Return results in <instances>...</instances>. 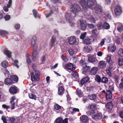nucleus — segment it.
<instances>
[{"label": "nucleus", "instance_id": "1", "mask_svg": "<svg viewBox=\"0 0 123 123\" xmlns=\"http://www.w3.org/2000/svg\"><path fill=\"white\" fill-rule=\"evenodd\" d=\"M35 73L34 72L31 73V80L32 81H38L39 80V76L40 75V73L39 71L36 70V66L34 64H32V66Z\"/></svg>", "mask_w": 123, "mask_h": 123}, {"label": "nucleus", "instance_id": "2", "mask_svg": "<svg viewBox=\"0 0 123 123\" xmlns=\"http://www.w3.org/2000/svg\"><path fill=\"white\" fill-rule=\"evenodd\" d=\"M37 39L36 37L35 36H34L31 39V43L33 46V49L32 52V56H37V55L38 54L37 51V45L35 43Z\"/></svg>", "mask_w": 123, "mask_h": 123}, {"label": "nucleus", "instance_id": "3", "mask_svg": "<svg viewBox=\"0 0 123 123\" xmlns=\"http://www.w3.org/2000/svg\"><path fill=\"white\" fill-rule=\"evenodd\" d=\"M80 63L81 66H84L82 69L83 74H85L87 72L90 71L91 67L90 66L87 65V63L85 62V60H83L81 59L80 61Z\"/></svg>", "mask_w": 123, "mask_h": 123}, {"label": "nucleus", "instance_id": "4", "mask_svg": "<svg viewBox=\"0 0 123 123\" xmlns=\"http://www.w3.org/2000/svg\"><path fill=\"white\" fill-rule=\"evenodd\" d=\"M71 11L74 14H75L81 10V9L79 6L75 4H73L70 8Z\"/></svg>", "mask_w": 123, "mask_h": 123}, {"label": "nucleus", "instance_id": "5", "mask_svg": "<svg viewBox=\"0 0 123 123\" xmlns=\"http://www.w3.org/2000/svg\"><path fill=\"white\" fill-rule=\"evenodd\" d=\"M86 9H92V7L96 4V0H86Z\"/></svg>", "mask_w": 123, "mask_h": 123}, {"label": "nucleus", "instance_id": "6", "mask_svg": "<svg viewBox=\"0 0 123 123\" xmlns=\"http://www.w3.org/2000/svg\"><path fill=\"white\" fill-rule=\"evenodd\" d=\"M114 12L116 16H119L122 12L121 7L119 5H116L114 9Z\"/></svg>", "mask_w": 123, "mask_h": 123}, {"label": "nucleus", "instance_id": "7", "mask_svg": "<svg viewBox=\"0 0 123 123\" xmlns=\"http://www.w3.org/2000/svg\"><path fill=\"white\" fill-rule=\"evenodd\" d=\"M65 17L67 20H68L70 24V25L72 27L74 26L75 24L73 23L71 21L72 18L71 17V14L70 13H68L66 14L65 15Z\"/></svg>", "mask_w": 123, "mask_h": 123}, {"label": "nucleus", "instance_id": "8", "mask_svg": "<svg viewBox=\"0 0 123 123\" xmlns=\"http://www.w3.org/2000/svg\"><path fill=\"white\" fill-rule=\"evenodd\" d=\"M94 10L95 13L97 14H100L103 11V7L99 5H96L95 7Z\"/></svg>", "mask_w": 123, "mask_h": 123}, {"label": "nucleus", "instance_id": "9", "mask_svg": "<svg viewBox=\"0 0 123 123\" xmlns=\"http://www.w3.org/2000/svg\"><path fill=\"white\" fill-rule=\"evenodd\" d=\"M68 42L71 45L75 44L76 41V38L74 36H72L67 38Z\"/></svg>", "mask_w": 123, "mask_h": 123}, {"label": "nucleus", "instance_id": "10", "mask_svg": "<svg viewBox=\"0 0 123 123\" xmlns=\"http://www.w3.org/2000/svg\"><path fill=\"white\" fill-rule=\"evenodd\" d=\"M13 81L10 78H6L5 79L4 83L7 86H10L14 83Z\"/></svg>", "mask_w": 123, "mask_h": 123}, {"label": "nucleus", "instance_id": "11", "mask_svg": "<svg viewBox=\"0 0 123 123\" xmlns=\"http://www.w3.org/2000/svg\"><path fill=\"white\" fill-rule=\"evenodd\" d=\"M80 119L82 123H86L89 121L88 117L86 115H82L81 116Z\"/></svg>", "mask_w": 123, "mask_h": 123}, {"label": "nucleus", "instance_id": "12", "mask_svg": "<svg viewBox=\"0 0 123 123\" xmlns=\"http://www.w3.org/2000/svg\"><path fill=\"white\" fill-rule=\"evenodd\" d=\"M9 92L11 94H13L17 93L18 90L16 87L11 86L9 88Z\"/></svg>", "mask_w": 123, "mask_h": 123}, {"label": "nucleus", "instance_id": "13", "mask_svg": "<svg viewBox=\"0 0 123 123\" xmlns=\"http://www.w3.org/2000/svg\"><path fill=\"white\" fill-rule=\"evenodd\" d=\"M80 24L81 29L83 31L86 30L87 26L86 23L83 21H80Z\"/></svg>", "mask_w": 123, "mask_h": 123}, {"label": "nucleus", "instance_id": "14", "mask_svg": "<svg viewBox=\"0 0 123 123\" xmlns=\"http://www.w3.org/2000/svg\"><path fill=\"white\" fill-rule=\"evenodd\" d=\"M79 2L81 6L84 9H86L87 1L86 0H79Z\"/></svg>", "mask_w": 123, "mask_h": 123}, {"label": "nucleus", "instance_id": "15", "mask_svg": "<svg viewBox=\"0 0 123 123\" xmlns=\"http://www.w3.org/2000/svg\"><path fill=\"white\" fill-rule=\"evenodd\" d=\"M98 70V68L96 67H93L89 71L91 75H95L97 74Z\"/></svg>", "mask_w": 123, "mask_h": 123}, {"label": "nucleus", "instance_id": "16", "mask_svg": "<svg viewBox=\"0 0 123 123\" xmlns=\"http://www.w3.org/2000/svg\"><path fill=\"white\" fill-rule=\"evenodd\" d=\"M74 66L73 64L71 63L67 64L65 66L66 68L67 69L71 71H73L75 69V68H74Z\"/></svg>", "mask_w": 123, "mask_h": 123}, {"label": "nucleus", "instance_id": "17", "mask_svg": "<svg viewBox=\"0 0 123 123\" xmlns=\"http://www.w3.org/2000/svg\"><path fill=\"white\" fill-rule=\"evenodd\" d=\"M56 40V36L55 35H53L51 38V44L50 46L51 47H53L54 46V44Z\"/></svg>", "mask_w": 123, "mask_h": 123}, {"label": "nucleus", "instance_id": "18", "mask_svg": "<svg viewBox=\"0 0 123 123\" xmlns=\"http://www.w3.org/2000/svg\"><path fill=\"white\" fill-rule=\"evenodd\" d=\"M10 78L13 81L14 83L17 82L18 81V78L16 75H11L10 76Z\"/></svg>", "mask_w": 123, "mask_h": 123}, {"label": "nucleus", "instance_id": "19", "mask_svg": "<svg viewBox=\"0 0 123 123\" xmlns=\"http://www.w3.org/2000/svg\"><path fill=\"white\" fill-rule=\"evenodd\" d=\"M4 53L9 58H10L12 57L11 55L12 54V52L8 49L5 50L4 51Z\"/></svg>", "mask_w": 123, "mask_h": 123}, {"label": "nucleus", "instance_id": "20", "mask_svg": "<svg viewBox=\"0 0 123 123\" xmlns=\"http://www.w3.org/2000/svg\"><path fill=\"white\" fill-rule=\"evenodd\" d=\"M90 78L88 77H86L83 78L81 80L80 84L83 85L87 83L89 80Z\"/></svg>", "mask_w": 123, "mask_h": 123}, {"label": "nucleus", "instance_id": "21", "mask_svg": "<svg viewBox=\"0 0 123 123\" xmlns=\"http://www.w3.org/2000/svg\"><path fill=\"white\" fill-rule=\"evenodd\" d=\"M8 32L7 31L0 30V35L2 37H5L6 35L8 34Z\"/></svg>", "mask_w": 123, "mask_h": 123}, {"label": "nucleus", "instance_id": "22", "mask_svg": "<svg viewBox=\"0 0 123 123\" xmlns=\"http://www.w3.org/2000/svg\"><path fill=\"white\" fill-rule=\"evenodd\" d=\"M92 49V47L90 46L84 47V51L86 53H90Z\"/></svg>", "mask_w": 123, "mask_h": 123}, {"label": "nucleus", "instance_id": "23", "mask_svg": "<svg viewBox=\"0 0 123 123\" xmlns=\"http://www.w3.org/2000/svg\"><path fill=\"white\" fill-rule=\"evenodd\" d=\"M88 98L91 100H94L96 98H98L95 94H92V95H89L88 96Z\"/></svg>", "mask_w": 123, "mask_h": 123}, {"label": "nucleus", "instance_id": "24", "mask_svg": "<svg viewBox=\"0 0 123 123\" xmlns=\"http://www.w3.org/2000/svg\"><path fill=\"white\" fill-rule=\"evenodd\" d=\"M64 88L62 86H60L58 88V94L59 95H61L63 94L64 92Z\"/></svg>", "mask_w": 123, "mask_h": 123}, {"label": "nucleus", "instance_id": "25", "mask_svg": "<svg viewBox=\"0 0 123 123\" xmlns=\"http://www.w3.org/2000/svg\"><path fill=\"white\" fill-rule=\"evenodd\" d=\"M110 27V25L107 22H104L103 23V29H108Z\"/></svg>", "mask_w": 123, "mask_h": 123}, {"label": "nucleus", "instance_id": "26", "mask_svg": "<svg viewBox=\"0 0 123 123\" xmlns=\"http://www.w3.org/2000/svg\"><path fill=\"white\" fill-rule=\"evenodd\" d=\"M91 39L88 38H86L83 40L84 43L86 44H91Z\"/></svg>", "mask_w": 123, "mask_h": 123}, {"label": "nucleus", "instance_id": "27", "mask_svg": "<svg viewBox=\"0 0 123 123\" xmlns=\"http://www.w3.org/2000/svg\"><path fill=\"white\" fill-rule=\"evenodd\" d=\"M106 66L105 62L103 61H100L99 62V67L101 68H104Z\"/></svg>", "mask_w": 123, "mask_h": 123}, {"label": "nucleus", "instance_id": "28", "mask_svg": "<svg viewBox=\"0 0 123 123\" xmlns=\"http://www.w3.org/2000/svg\"><path fill=\"white\" fill-rule=\"evenodd\" d=\"M108 81V79L106 77L104 76L102 77L101 81L102 83L107 84Z\"/></svg>", "mask_w": 123, "mask_h": 123}, {"label": "nucleus", "instance_id": "29", "mask_svg": "<svg viewBox=\"0 0 123 123\" xmlns=\"http://www.w3.org/2000/svg\"><path fill=\"white\" fill-rule=\"evenodd\" d=\"M112 102V101H111L107 103L105 105V107L107 109H111L112 108L113 106Z\"/></svg>", "mask_w": 123, "mask_h": 123}, {"label": "nucleus", "instance_id": "30", "mask_svg": "<svg viewBox=\"0 0 123 123\" xmlns=\"http://www.w3.org/2000/svg\"><path fill=\"white\" fill-rule=\"evenodd\" d=\"M118 56L120 57H123V49L120 48L118 52Z\"/></svg>", "mask_w": 123, "mask_h": 123}, {"label": "nucleus", "instance_id": "31", "mask_svg": "<svg viewBox=\"0 0 123 123\" xmlns=\"http://www.w3.org/2000/svg\"><path fill=\"white\" fill-rule=\"evenodd\" d=\"M96 25L98 30L103 29V24L102 22H99Z\"/></svg>", "mask_w": 123, "mask_h": 123}, {"label": "nucleus", "instance_id": "32", "mask_svg": "<svg viewBox=\"0 0 123 123\" xmlns=\"http://www.w3.org/2000/svg\"><path fill=\"white\" fill-rule=\"evenodd\" d=\"M3 72L5 75L6 77L9 76L10 74L9 71L6 68H4L3 70Z\"/></svg>", "mask_w": 123, "mask_h": 123}, {"label": "nucleus", "instance_id": "33", "mask_svg": "<svg viewBox=\"0 0 123 123\" xmlns=\"http://www.w3.org/2000/svg\"><path fill=\"white\" fill-rule=\"evenodd\" d=\"M88 60L89 61L91 62H94L95 61V59L94 57L93 56H89Z\"/></svg>", "mask_w": 123, "mask_h": 123}, {"label": "nucleus", "instance_id": "34", "mask_svg": "<svg viewBox=\"0 0 123 123\" xmlns=\"http://www.w3.org/2000/svg\"><path fill=\"white\" fill-rule=\"evenodd\" d=\"M101 78L98 75H97L95 78V80L98 82L99 83L101 81Z\"/></svg>", "mask_w": 123, "mask_h": 123}, {"label": "nucleus", "instance_id": "35", "mask_svg": "<svg viewBox=\"0 0 123 123\" xmlns=\"http://www.w3.org/2000/svg\"><path fill=\"white\" fill-rule=\"evenodd\" d=\"M8 64V62L6 61H3L1 63L2 66L4 67L5 68H6L7 67Z\"/></svg>", "mask_w": 123, "mask_h": 123}, {"label": "nucleus", "instance_id": "36", "mask_svg": "<svg viewBox=\"0 0 123 123\" xmlns=\"http://www.w3.org/2000/svg\"><path fill=\"white\" fill-rule=\"evenodd\" d=\"M62 118L61 117H58L55 120V123H62Z\"/></svg>", "mask_w": 123, "mask_h": 123}, {"label": "nucleus", "instance_id": "37", "mask_svg": "<svg viewBox=\"0 0 123 123\" xmlns=\"http://www.w3.org/2000/svg\"><path fill=\"white\" fill-rule=\"evenodd\" d=\"M10 103L11 104V109H13L15 107V105L16 103L14 102V100H11Z\"/></svg>", "mask_w": 123, "mask_h": 123}, {"label": "nucleus", "instance_id": "38", "mask_svg": "<svg viewBox=\"0 0 123 123\" xmlns=\"http://www.w3.org/2000/svg\"><path fill=\"white\" fill-rule=\"evenodd\" d=\"M95 113V111L94 109L91 110L88 112H86L87 115H92Z\"/></svg>", "mask_w": 123, "mask_h": 123}, {"label": "nucleus", "instance_id": "39", "mask_svg": "<svg viewBox=\"0 0 123 123\" xmlns=\"http://www.w3.org/2000/svg\"><path fill=\"white\" fill-rule=\"evenodd\" d=\"M119 65L120 66L123 65V57H119L118 58Z\"/></svg>", "mask_w": 123, "mask_h": 123}, {"label": "nucleus", "instance_id": "40", "mask_svg": "<svg viewBox=\"0 0 123 123\" xmlns=\"http://www.w3.org/2000/svg\"><path fill=\"white\" fill-rule=\"evenodd\" d=\"M100 114L99 113H97L96 114L93 115L92 117V118L93 119H98V118L100 117Z\"/></svg>", "mask_w": 123, "mask_h": 123}, {"label": "nucleus", "instance_id": "41", "mask_svg": "<svg viewBox=\"0 0 123 123\" xmlns=\"http://www.w3.org/2000/svg\"><path fill=\"white\" fill-rule=\"evenodd\" d=\"M8 120L11 123H14L15 120V118L14 116L11 117H8Z\"/></svg>", "mask_w": 123, "mask_h": 123}, {"label": "nucleus", "instance_id": "42", "mask_svg": "<svg viewBox=\"0 0 123 123\" xmlns=\"http://www.w3.org/2000/svg\"><path fill=\"white\" fill-rule=\"evenodd\" d=\"M29 98L32 99L36 100V96L34 94L32 93H29Z\"/></svg>", "mask_w": 123, "mask_h": 123}, {"label": "nucleus", "instance_id": "43", "mask_svg": "<svg viewBox=\"0 0 123 123\" xmlns=\"http://www.w3.org/2000/svg\"><path fill=\"white\" fill-rule=\"evenodd\" d=\"M112 78L115 80V81L117 83L118 81V78L117 75L115 74H114L112 77Z\"/></svg>", "mask_w": 123, "mask_h": 123}, {"label": "nucleus", "instance_id": "44", "mask_svg": "<svg viewBox=\"0 0 123 123\" xmlns=\"http://www.w3.org/2000/svg\"><path fill=\"white\" fill-rule=\"evenodd\" d=\"M87 33L86 32H85L81 34L80 36V39L82 40L84 39L87 35Z\"/></svg>", "mask_w": 123, "mask_h": 123}, {"label": "nucleus", "instance_id": "45", "mask_svg": "<svg viewBox=\"0 0 123 123\" xmlns=\"http://www.w3.org/2000/svg\"><path fill=\"white\" fill-rule=\"evenodd\" d=\"M92 33L94 36H97L98 33V31L97 29H94L92 30Z\"/></svg>", "mask_w": 123, "mask_h": 123}, {"label": "nucleus", "instance_id": "46", "mask_svg": "<svg viewBox=\"0 0 123 123\" xmlns=\"http://www.w3.org/2000/svg\"><path fill=\"white\" fill-rule=\"evenodd\" d=\"M117 30L119 32H121L123 30V25H118L117 27Z\"/></svg>", "mask_w": 123, "mask_h": 123}, {"label": "nucleus", "instance_id": "47", "mask_svg": "<svg viewBox=\"0 0 123 123\" xmlns=\"http://www.w3.org/2000/svg\"><path fill=\"white\" fill-rule=\"evenodd\" d=\"M108 49L109 50H110L112 52H114L116 48L115 47L111 46L108 47Z\"/></svg>", "mask_w": 123, "mask_h": 123}, {"label": "nucleus", "instance_id": "48", "mask_svg": "<svg viewBox=\"0 0 123 123\" xmlns=\"http://www.w3.org/2000/svg\"><path fill=\"white\" fill-rule=\"evenodd\" d=\"M96 106L95 105L90 104L87 106V108L89 109H93L96 108Z\"/></svg>", "mask_w": 123, "mask_h": 123}, {"label": "nucleus", "instance_id": "49", "mask_svg": "<svg viewBox=\"0 0 123 123\" xmlns=\"http://www.w3.org/2000/svg\"><path fill=\"white\" fill-rule=\"evenodd\" d=\"M72 75L75 77L78 78L79 77L78 73L75 71L72 72Z\"/></svg>", "mask_w": 123, "mask_h": 123}, {"label": "nucleus", "instance_id": "50", "mask_svg": "<svg viewBox=\"0 0 123 123\" xmlns=\"http://www.w3.org/2000/svg\"><path fill=\"white\" fill-rule=\"evenodd\" d=\"M68 51L70 55L71 56H73L74 54V51L72 49H69Z\"/></svg>", "mask_w": 123, "mask_h": 123}, {"label": "nucleus", "instance_id": "51", "mask_svg": "<svg viewBox=\"0 0 123 123\" xmlns=\"http://www.w3.org/2000/svg\"><path fill=\"white\" fill-rule=\"evenodd\" d=\"M106 61L107 62L109 63H112V62L111 59V56H108L107 57H106Z\"/></svg>", "mask_w": 123, "mask_h": 123}, {"label": "nucleus", "instance_id": "52", "mask_svg": "<svg viewBox=\"0 0 123 123\" xmlns=\"http://www.w3.org/2000/svg\"><path fill=\"white\" fill-rule=\"evenodd\" d=\"M76 93L77 95L80 96H81V90L79 89V88L77 89L76 91Z\"/></svg>", "mask_w": 123, "mask_h": 123}, {"label": "nucleus", "instance_id": "53", "mask_svg": "<svg viewBox=\"0 0 123 123\" xmlns=\"http://www.w3.org/2000/svg\"><path fill=\"white\" fill-rule=\"evenodd\" d=\"M33 14L34 15V17L36 18L37 17V12L36 9H33Z\"/></svg>", "mask_w": 123, "mask_h": 123}, {"label": "nucleus", "instance_id": "54", "mask_svg": "<svg viewBox=\"0 0 123 123\" xmlns=\"http://www.w3.org/2000/svg\"><path fill=\"white\" fill-rule=\"evenodd\" d=\"M4 17L5 20L6 21L9 20L11 18L10 16L9 15H6Z\"/></svg>", "mask_w": 123, "mask_h": 123}, {"label": "nucleus", "instance_id": "55", "mask_svg": "<svg viewBox=\"0 0 123 123\" xmlns=\"http://www.w3.org/2000/svg\"><path fill=\"white\" fill-rule=\"evenodd\" d=\"M118 3V2L116 0H114L113 3L112 4V7H111V9L112 8L113 9V7H114V6H115L116 5H117Z\"/></svg>", "mask_w": 123, "mask_h": 123}, {"label": "nucleus", "instance_id": "56", "mask_svg": "<svg viewBox=\"0 0 123 123\" xmlns=\"http://www.w3.org/2000/svg\"><path fill=\"white\" fill-rule=\"evenodd\" d=\"M105 17L106 19H110L111 16L109 13H106L105 14Z\"/></svg>", "mask_w": 123, "mask_h": 123}, {"label": "nucleus", "instance_id": "57", "mask_svg": "<svg viewBox=\"0 0 123 123\" xmlns=\"http://www.w3.org/2000/svg\"><path fill=\"white\" fill-rule=\"evenodd\" d=\"M61 58L65 62H66L68 60V59L67 57L64 56L62 55Z\"/></svg>", "mask_w": 123, "mask_h": 123}, {"label": "nucleus", "instance_id": "58", "mask_svg": "<svg viewBox=\"0 0 123 123\" xmlns=\"http://www.w3.org/2000/svg\"><path fill=\"white\" fill-rule=\"evenodd\" d=\"M54 106L55 107V110H58L61 108V106L57 104L55 105Z\"/></svg>", "mask_w": 123, "mask_h": 123}, {"label": "nucleus", "instance_id": "59", "mask_svg": "<svg viewBox=\"0 0 123 123\" xmlns=\"http://www.w3.org/2000/svg\"><path fill=\"white\" fill-rule=\"evenodd\" d=\"M20 25L19 24H16L14 26V27L16 30H18L20 29Z\"/></svg>", "mask_w": 123, "mask_h": 123}, {"label": "nucleus", "instance_id": "60", "mask_svg": "<svg viewBox=\"0 0 123 123\" xmlns=\"http://www.w3.org/2000/svg\"><path fill=\"white\" fill-rule=\"evenodd\" d=\"M53 12L52 10H51L50 11L49 13L47 14L46 15V14H45V15H46V17L47 18L49 17L50 16L51 14L53 13Z\"/></svg>", "mask_w": 123, "mask_h": 123}, {"label": "nucleus", "instance_id": "61", "mask_svg": "<svg viewBox=\"0 0 123 123\" xmlns=\"http://www.w3.org/2000/svg\"><path fill=\"white\" fill-rule=\"evenodd\" d=\"M105 42L104 39H102L100 43L99 44V45L101 47L104 44Z\"/></svg>", "mask_w": 123, "mask_h": 123}, {"label": "nucleus", "instance_id": "62", "mask_svg": "<svg viewBox=\"0 0 123 123\" xmlns=\"http://www.w3.org/2000/svg\"><path fill=\"white\" fill-rule=\"evenodd\" d=\"M4 108V109H6V110H7V109H10V107L8 106H7L5 104H3L2 106Z\"/></svg>", "mask_w": 123, "mask_h": 123}, {"label": "nucleus", "instance_id": "63", "mask_svg": "<svg viewBox=\"0 0 123 123\" xmlns=\"http://www.w3.org/2000/svg\"><path fill=\"white\" fill-rule=\"evenodd\" d=\"M106 97L107 99H111L112 98V94L106 95Z\"/></svg>", "mask_w": 123, "mask_h": 123}, {"label": "nucleus", "instance_id": "64", "mask_svg": "<svg viewBox=\"0 0 123 123\" xmlns=\"http://www.w3.org/2000/svg\"><path fill=\"white\" fill-rule=\"evenodd\" d=\"M119 115L123 119V110L119 111Z\"/></svg>", "mask_w": 123, "mask_h": 123}]
</instances>
